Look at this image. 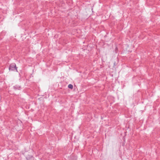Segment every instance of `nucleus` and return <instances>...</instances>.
<instances>
[{"instance_id":"obj_3","label":"nucleus","mask_w":160,"mask_h":160,"mask_svg":"<svg viewBox=\"0 0 160 160\" xmlns=\"http://www.w3.org/2000/svg\"><path fill=\"white\" fill-rule=\"evenodd\" d=\"M68 87L71 89H72L73 88V85L71 84H69L68 85Z\"/></svg>"},{"instance_id":"obj_1","label":"nucleus","mask_w":160,"mask_h":160,"mask_svg":"<svg viewBox=\"0 0 160 160\" xmlns=\"http://www.w3.org/2000/svg\"><path fill=\"white\" fill-rule=\"evenodd\" d=\"M9 69L10 71H14L16 70L17 71V68L15 63H13L11 64L9 67Z\"/></svg>"},{"instance_id":"obj_2","label":"nucleus","mask_w":160,"mask_h":160,"mask_svg":"<svg viewBox=\"0 0 160 160\" xmlns=\"http://www.w3.org/2000/svg\"><path fill=\"white\" fill-rule=\"evenodd\" d=\"M14 88L15 89H18L20 90L21 88V87L18 85H16L15 86H14Z\"/></svg>"}]
</instances>
